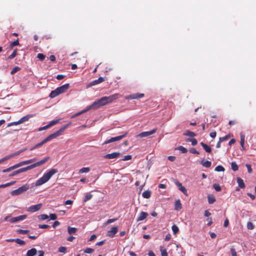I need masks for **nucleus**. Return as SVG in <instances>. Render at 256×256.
<instances>
[{"mask_svg": "<svg viewBox=\"0 0 256 256\" xmlns=\"http://www.w3.org/2000/svg\"><path fill=\"white\" fill-rule=\"evenodd\" d=\"M120 94H114L108 96H103L98 100L95 101L91 105L88 106L86 110L75 114L72 118H74L79 116L80 114L86 112L91 109L97 110L102 106L112 102L114 100L120 98Z\"/></svg>", "mask_w": 256, "mask_h": 256, "instance_id": "f257e3e1", "label": "nucleus"}, {"mask_svg": "<svg viewBox=\"0 0 256 256\" xmlns=\"http://www.w3.org/2000/svg\"><path fill=\"white\" fill-rule=\"evenodd\" d=\"M70 124V123L68 124L62 126L59 130H57L55 132L49 135L48 137L44 138L42 142L36 144L34 147L30 148V150H34L42 146L48 142L56 138V137L60 136L64 130L68 128Z\"/></svg>", "mask_w": 256, "mask_h": 256, "instance_id": "f03ea898", "label": "nucleus"}, {"mask_svg": "<svg viewBox=\"0 0 256 256\" xmlns=\"http://www.w3.org/2000/svg\"><path fill=\"white\" fill-rule=\"evenodd\" d=\"M57 172V170L54 168L51 169L50 170L45 173L42 178L36 181L35 186H40L46 182L53 175Z\"/></svg>", "mask_w": 256, "mask_h": 256, "instance_id": "7ed1b4c3", "label": "nucleus"}, {"mask_svg": "<svg viewBox=\"0 0 256 256\" xmlns=\"http://www.w3.org/2000/svg\"><path fill=\"white\" fill-rule=\"evenodd\" d=\"M49 158H50L49 156L46 157L42 159V160H41L39 162H35L30 166H28L26 167L20 168L18 170V172H19V174H20L21 172H26L28 170L32 169L34 168H35L36 167L39 166L41 165H42L44 163H46L49 160Z\"/></svg>", "mask_w": 256, "mask_h": 256, "instance_id": "20e7f679", "label": "nucleus"}, {"mask_svg": "<svg viewBox=\"0 0 256 256\" xmlns=\"http://www.w3.org/2000/svg\"><path fill=\"white\" fill-rule=\"evenodd\" d=\"M30 188V186L28 184H26L18 188L12 190L10 192V194L12 196H18L20 194L24 193L26 192Z\"/></svg>", "mask_w": 256, "mask_h": 256, "instance_id": "39448f33", "label": "nucleus"}, {"mask_svg": "<svg viewBox=\"0 0 256 256\" xmlns=\"http://www.w3.org/2000/svg\"><path fill=\"white\" fill-rule=\"evenodd\" d=\"M127 134H128V132H126L124 134H123L122 135H120V136H118L116 137H114V138H112L110 139L104 141L103 143V144H109L110 142H114L116 141L120 140H122V138H124L127 135Z\"/></svg>", "mask_w": 256, "mask_h": 256, "instance_id": "423d86ee", "label": "nucleus"}, {"mask_svg": "<svg viewBox=\"0 0 256 256\" xmlns=\"http://www.w3.org/2000/svg\"><path fill=\"white\" fill-rule=\"evenodd\" d=\"M120 155V152H114L111 154H106L104 156V158L108 160L117 158Z\"/></svg>", "mask_w": 256, "mask_h": 256, "instance_id": "0eeeda50", "label": "nucleus"}, {"mask_svg": "<svg viewBox=\"0 0 256 256\" xmlns=\"http://www.w3.org/2000/svg\"><path fill=\"white\" fill-rule=\"evenodd\" d=\"M104 80H105L104 78L100 77L98 79L93 80L92 82L88 84H87L86 88H90L93 86L99 84L104 82Z\"/></svg>", "mask_w": 256, "mask_h": 256, "instance_id": "6e6552de", "label": "nucleus"}, {"mask_svg": "<svg viewBox=\"0 0 256 256\" xmlns=\"http://www.w3.org/2000/svg\"><path fill=\"white\" fill-rule=\"evenodd\" d=\"M156 130H157V128H154L153 130H152L150 131H148V132H144L140 133L138 136L140 138L146 137L151 134H154L156 132Z\"/></svg>", "mask_w": 256, "mask_h": 256, "instance_id": "1a4fd4ad", "label": "nucleus"}, {"mask_svg": "<svg viewBox=\"0 0 256 256\" xmlns=\"http://www.w3.org/2000/svg\"><path fill=\"white\" fill-rule=\"evenodd\" d=\"M42 206V204H38L36 205L30 206L28 208V211L31 212H34L40 210Z\"/></svg>", "mask_w": 256, "mask_h": 256, "instance_id": "9d476101", "label": "nucleus"}, {"mask_svg": "<svg viewBox=\"0 0 256 256\" xmlns=\"http://www.w3.org/2000/svg\"><path fill=\"white\" fill-rule=\"evenodd\" d=\"M68 88L69 84H64L63 86L57 88L56 89L57 90V91H58V93L60 94L66 92V90H68Z\"/></svg>", "mask_w": 256, "mask_h": 256, "instance_id": "9b49d317", "label": "nucleus"}, {"mask_svg": "<svg viewBox=\"0 0 256 256\" xmlns=\"http://www.w3.org/2000/svg\"><path fill=\"white\" fill-rule=\"evenodd\" d=\"M118 232V228L117 226L112 227L108 232L107 236L110 238H113Z\"/></svg>", "mask_w": 256, "mask_h": 256, "instance_id": "f8f14e48", "label": "nucleus"}, {"mask_svg": "<svg viewBox=\"0 0 256 256\" xmlns=\"http://www.w3.org/2000/svg\"><path fill=\"white\" fill-rule=\"evenodd\" d=\"M175 184L178 187V190L181 191L185 196H188L187 190L184 186L181 183L178 181L175 182Z\"/></svg>", "mask_w": 256, "mask_h": 256, "instance_id": "ddd939ff", "label": "nucleus"}, {"mask_svg": "<svg viewBox=\"0 0 256 256\" xmlns=\"http://www.w3.org/2000/svg\"><path fill=\"white\" fill-rule=\"evenodd\" d=\"M144 94H133L127 96L126 98L129 100H134V99H139L142 98L144 96Z\"/></svg>", "mask_w": 256, "mask_h": 256, "instance_id": "4468645a", "label": "nucleus"}, {"mask_svg": "<svg viewBox=\"0 0 256 256\" xmlns=\"http://www.w3.org/2000/svg\"><path fill=\"white\" fill-rule=\"evenodd\" d=\"M148 216V214L146 212H142L140 216L137 218V222H140L144 220Z\"/></svg>", "mask_w": 256, "mask_h": 256, "instance_id": "2eb2a0df", "label": "nucleus"}, {"mask_svg": "<svg viewBox=\"0 0 256 256\" xmlns=\"http://www.w3.org/2000/svg\"><path fill=\"white\" fill-rule=\"evenodd\" d=\"M236 182L238 184V186L241 188H244L246 186L244 180L240 177L236 178Z\"/></svg>", "mask_w": 256, "mask_h": 256, "instance_id": "dca6fc26", "label": "nucleus"}, {"mask_svg": "<svg viewBox=\"0 0 256 256\" xmlns=\"http://www.w3.org/2000/svg\"><path fill=\"white\" fill-rule=\"evenodd\" d=\"M37 253V250L35 248H32L28 250L26 254V256H34Z\"/></svg>", "mask_w": 256, "mask_h": 256, "instance_id": "f3484780", "label": "nucleus"}, {"mask_svg": "<svg viewBox=\"0 0 256 256\" xmlns=\"http://www.w3.org/2000/svg\"><path fill=\"white\" fill-rule=\"evenodd\" d=\"M182 208V204L180 202V200H178L175 202V206L174 209L176 210H181Z\"/></svg>", "mask_w": 256, "mask_h": 256, "instance_id": "a211bd4d", "label": "nucleus"}, {"mask_svg": "<svg viewBox=\"0 0 256 256\" xmlns=\"http://www.w3.org/2000/svg\"><path fill=\"white\" fill-rule=\"evenodd\" d=\"M200 145L202 146L205 151L207 152L210 153L212 151L211 148L206 144L203 142H200Z\"/></svg>", "mask_w": 256, "mask_h": 256, "instance_id": "6ab92c4d", "label": "nucleus"}, {"mask_svg": "<svg viewBox=\"0 0 256 256\" xmlns=\"http://www.w3.org/2000/svg\"><path fill=\"white\" fill-rule=\"evenodd\" d=\"M200 164H202L203 166L206 168H208L210 167V166L212 165L211 162L208 161V160H206L205 162H204L203 160H201L200 162Z\"/></svg>", "mask_w": 256, "mask_h": 256, "instance_id": "aec40b11", "label": "nucleus"}, {"mask_svg": "<svg viewBox=\"0 0 256 256\" xmlns=\"http://www.w3.org/2000/svg\"><path fill=\"white\" fill-rule=\"evenodd\" d=\"M32 115L28 114L22 118L20 120H19V121L20 122V124H22L25 122L28 121L30 118H32Z\"/></svg>", "mask_w": 256, "mask_h": 256, "instance_id": "412c9836", "label": "nucleus"}, {"mask_svg": "<svg viewBox=\"0 0 256 256\" xmlns=\"http://www.w3.org/2000/svg\"><path fill=\"white\" fill-rule=\"evenodd\" d=\"M58 95H60V94L58 93V91H57V90L56 89L51 92L49 95V97H50V98H54L58 96Z\"/></svg>", "mask_w": 256, "mask_h": 256, "instance_id": "4be33fe9", "label": "nucleus"}, {"mask_svg": "<svg viewBox=\"0 0 256 256\" xmlns=\"http://www.w3.org/2000/svg\"><path fill=\"white\" fill-rule=\"evenodd\" d=\"M142 196L146 198H148L151 196V192L150 190H145L142 194Z\"/></svg>", "mask_w": 256, "mask_h": 256, "instance_id": "5701e85b", "label": "nucleus"}, {"mask_svg": "<svg viewBox=\"0 0 256 256\" xmlns=\"http://www.w3.org/2000/svg\"><path fill=\"white\" fill-rule=\"evenodd\" d=\"M184 135L188 136H190V137H194L196 136V134L188 130H186L184 133Z\"/></svg>", "mask_w": 256, "mask_h": 256, "instance_id": "b1692460", "label": "nucleus"}, {"mask_svg": "<svg viewBox=\"0 0 256 256\" xmlns=\"http://www.w3.org/2000/svg\"><path fill=\"white\" fill-rule=\"evenodd\" d=\"M68 232L70 234H74L77 232V228H76L68 226Z\"/></svg>", "mask_w": 256, "mask_h": 256, "instance_id": "393cba45", "label": "nucleus"}, {"mask_svg": "<svg viewBox=\"0 0 256 256\" xmlns=\"http://www.w3.org/2000/svg\"><path fill=\"white\" fill-rule=\"evenodd\" d=\"M16 183V181L11 182H10L6 183L5 184H2L0 185V188H4L10 186H12Z\"/></svg>", "mask_w": 256, "mask_h": 256, "instance_id": "a878e982", "label": "nucleus"}, {"mask_svg": "<svg viewBox=\"0 0 256 256\" xmlns=\"http://www.w3.org/2000/svg\"><path fill=\"white\" fill-rule=\"evenodd\" d=\"M186 142H190L192 146H196L198 144V141L196 138H188L186 140Z\"/></svg>", "mask_w": 256, "mask_h": 256, "instance_id": "bb28decb", "label": "nucleus"}, {"mask_svg": "<svg viewBox=\"0 0 256 256\" xmlns=\"http://www.w3.org/2000/svg\"><path fill=\"white\" fill-rule=\"evenodd\" d=\"M90 171V168L89 167L82 168L79 170V173L82 174L84 172H88Z\"/></svg>", "mask_w": 256, "mask_h": 256, "instance_id": "cd10ccee", "label": "nucleus"}, {"mask_svg": "<svg viewBox=\"0 0 256 256\" xmlns=\"http://www.w3.org/2000/svg\"><path fill=\"white\" fill-rule=\"evenodd\" d=\"M231 168H232V169L234 172L238 170V166L235 162H232Z\"/></svg>", "mask_w": 256, "mask_h": 256, "instance_id": "c85d7f7f", "label": "nucleus"}, {"mask_svg": "<svg viewBox=\"0 0 256 256\" xmlns=\"http://www.w3.org/2000/svg\"><path fill=\"white\" fill-rule=\"evenodd\" d=\"M172 230L174 234H176L179 231V228L177 226L174 224L172 227Z\"/></svg>", "mask_w": 256, "mask_h": 256, "instance_id": "c756f323", "label": "nucleus"}, {"mask_svg": "<svg viewBox=\"0 0 256 256\" xmlns=\"http://www.w3.org/2000/svg\"><path fill=\"white\" fill-rule=\"evenodd\" d=\"M176 149L180 150L183 154H185L188 152L187 149L182 146H179Z\"/></svg>", "mask_w": 256, "mask_h": 256, "instance_id": "7c9ffc66", "label": "nucleus"}, {"mask_svg": "<svg viewBox=\"0 0 256 256\" xmlns=\"http://www.w3.org/2000/svg\"><path fill=\"white\" fill-rule=\"evenodd\" d=\"M36 158H32V159H30V160H24V165H26V164H31L35 161L36 160Z\"/></svg>", "mask_w": 256, "mask_h": 256, "instance_id": "2f4dec72", "label": "nucleus"}, {"mask_svg": "<svg viewBox=\"0 0 256 256\" xmlns=\"http://www.w3.org/2000/svg\"><path fill=\"white\" fill-rule=\"evenodd\" d=\"M244 140H245V136L244 134L241 133L240 134V146H242L244 144Z\"/></svg>", "mask_w": 256, "mask_h": 256, "instance_id": "473e14b6", "label": "nucleus"}, {"mask_svg": "<svg viewBox=\"0 0 256 256\" xmlns=\"http://www.w3.org/2000/svg\"><path fill=\"white\" fill-rule=\"evenodd\" d=\"M14 242L16 244H18L20 246H22V245H24L26 244V242L24 241L20 238H16V240H14Z\"/></svg>", "mask_w": 256, "mask_h": 256, "instance_id": "72a5a7b5", "label": "nucleus"}, {"mask_svg": "<svg viewBox=\"0 0 256 256\" xmlns=\"http://www.w3.org/2000/svg\"><path fill=\"white\" fill-rule=\"evenodd\" d=\"M208 199L210 204H212L216 201V199L213 196H208Z\"/></svg>", "mask_w": 256, "mask_h": 256, "instance_id": "f704fd0d", "label": "nucleus"}, {"mask_svg": "<svg viewBox=\"0 0 256 256\" xmlns=\"http://www.w3.org/2000/svg\"><path fill=\"white\" fill-rule=\"evenodd\" d=\"M20 70V68L18 66H15L14 68L12 70H11L10 72V74H14L16 72H17L19 71Z\"/></svg>", "mask_w": 256, "mask_h": 256, "instance_id": "c9c22d12", "label": "nucleus"}, {"mask_svg": "<svg viewBox=\"0 0 256 256\" xmlns=\"http://www.w3.org/2000/svg\"><path fill=\"white\" fill-rule=\"evenodd\" d=\"M246 227L248 230H252L254 228V226L252 222H248L247 223Z\"/></svg>", "mask_w": 256, "mask_h": 256, "instance_id": "e433bc0d", "label": "nucleus"}, {"mask_svg": "<svg viewBox=\"0 0 256 256\" xmlns=\"http://www.w3.org/2000/svg\"><path fill=\"white\" fill-rule=\"evenodd\" d=\"M230 138V134H227L224 136L220 138L219 140H220V142H224L225 140H228Z\"/></svg>", "mask_w": 256, "mask_h": 256, "instance_id": "4c0bfd02", "label": "nucleus"}, {"mask_svg": "<svg viewBox=\"0 0 256 256\" xmlns=\"http://www.w3.org/2000/svg\"><path fill=\"white\" fill-rule=\"evenodd\" d=\"M94 252V250L90 248H87L84 250V252L86 254H92Z\"/></svg>", "mask_w": 256, "mask_h": 256, "instance_id": "58836bf2", "label": "nucleus"}, {"mask_svg": "<svg viewBox=\"0 0 256 256\" xmlns=\"http://www.w3.org/2000/svg\"><path fill=\"white\" fill-rule=\"evenodd\" d=\"M16 54H17V50L16 49L15 50H14V51L12 52V53L8 56V58H9V59L14 58L16 56Z\"/></svg>", "mask_w": 256, "mask_h": 256, "instance_id": "ea45409f", "label": "nucleus"}, {"mask_svg": "<svg viewBox=\"0 0 256 256\" xmlns=\"http://www.w3.org/2000/svg\"><path fill=\"white\" fill-rule=\"evenodd\" d=\"M215 170L216 172H224V168L222 166H218L215 168Z\"/></svg>", "mask_w": 256, "mask_h": 256, "instance_id": "a19ab883", "label": "nucleus"}, {"mask_svg": "<svg viewBox=\"0 0 256 256\" xmlns=\"http://www.w3.org/2000/svg\"><path fill=\"white\" fill-rule=\"evenodd\" d=\"M17 232L20 234H28L30 230H23L21 229L18 230H16Z\"/></svg>", "mask_w": 256, "mask_h": 256, "instance_id": "79ce46f5", "label": "nucleus"}, {"mask_svg": "<svg viewBox=\"0 0 256 256\" xmlns=\"http://www.w3.org/2000/svg\"><path fill=\"white\" fill-rule=\"evenodd\" d=\"M230 252L232 256H237L236 250L234 246H231Z\"/></svg>", "mask_w": 256, "mask_h": 256, "instance_id": "37998d69", "label": "nucleus"}, {"mask_svg": "<svg viewBox=\"0 0 256 256\" xmlns=\"http://www.w3.org/2000/svg\"><path fill=\"white\" fill-rule=\"evenodd\" d=\"M213 188H214V190L216 191V192H220L222 188H221V187L218 184H214L213 185Z\"/></svg>", "mask_w": 256, "mask_h": 256, "instance_id": "c03bdc74", "label": "nucleus"}, {"mask_svg": "<svg viewBox=\"0 0 256 256\" xmlns=\"http://www.w3.org/2000/svg\"><path fill=\"white\" fill-rule=\"evenodd\" d=\"M37 58L40 60H43L46 58L45 55L39 53L37 55Z\"/></svg>", "mask_w": 256, "mask_h": 256, "instance_id": "a18cd8bd", "label": "nucleus"}, {"mask_svg": "<svg viewBox=\"0 0 256 256\" xmlns=\"http://www.w3.org/2000/svg\"><path fill=\"white\" fill-rule=\"evenodd\" d=\"M16 217L18 218V221L26 219L27 218V216L26 214H24V215L19 216Z\"/></svg>", "mask_w": 256, "mask_h": 256, "instance_id": "49530a36", "label": "nucleus"}, {"mask_svg": "<svg viewBox=\"0 0 256 256\" xmlns=\"http://www.w3.org/2000/svg\"><path fill=\"white\" fill-rule=\"evenodd\" d=\"M19 124H20V122L18 120L17 122H10V123L8 124V127H10V126H12L18 125Z\"/></svg>", "mask_w": 256, "mask_h": 256, "instance_id": "de8ad7c7", "label": "nucleus"}, {"mask_svg": "<svg viewBox=\"0 0 256 256\" xmlns=\"http://www.w3.org/2000/svg\"><path fill=\"white\" fill-rule=\"evenodd\" d=\"M161 256H168L166 249L160 248Z\"/></svg>", "mask_w": 256, "mask_h": 256, "instance_id": "09e8293b", "label": "nucleus"}, {"mask_svg": "<svg viewBox=\"0 0 256 256\" xmlns=\"http://www.w3.org/2000/svg\"><path fill=\"white\" fill-rule=\"evenodd\" d=\"M19 45V41H18V39L16 40L13 42H12L10 44V47L11 48H13L15 46H18Z\"/></svg>", "mask_w": 256, "mask_h": 256, "instance_id": "8fccbe9b", "label": "nucleus"}, {"mask_svg": "<svg viewBox=\"0 0 256 256\" xmlns=\"http://www.w3.org/2000/svg\"><path fill=\"white\" fill-rule=\"evenodd\" d=\"M66 248L64 246H60L58 248V252L62 253H66Z\"/></svg>", "mask_w": 256, "mask_h": 256, "instance_id": "3c124183", "label": "nucleus"}, {"mask_svg": "<svg viewBox=\"0 0 256 256\" xmlns=\"http://www.w3.org/2000/svg\"><path fill=\"white\" fill-rule=\"evenodd\" d=\"M132 158V156L131 155H127V156H125L122 160H124V161H126V160H131Z\"/></svg>", "mask_w": 256, "mask_h": 256, "instance_id": "603ef678", "label": "nucleus"}, {"mask_svg": "<svg viewBox=\"0 0 256 256\" xmlns=\"http://www.w3.org/2000/svg\"><path fill=\"white\" fill-rule=\"evenodd\" d=\"M59 122V120H53L50 122L49 124L50 125V127L56 124Z\"/></svg>", "mask_w": 256, "mask_h": 256, "instance_id": "864d4df0", "label": "nucleus"}, {"mask_svg": "<svg viewBox=\"0 0 256 256\" xmlns=\"http://www.w3.org/2000/svg\"><path fill=\"white\" fill-rule=\"evenodd\" d=\"M39 218L42 220H44L47 219L48 218V216L46 214H42L39 216Z\"/></svg>", "mask_w": 256, "mask_h": 256, "instance_id": "5fc2aeb1", "label": "nucleus"}, {"mask_svg": "<svg viewBox=\"0 0 256 256\" xmlns=\"http://www.w3.org/2000/svg\"><path fill=\"white\" fill-rule=\"evenodd\" d=\"M50 125L48 124L47 125H46V126H44V127H41L40 128H39L38 129V130L39 131H42V130H46L48 128H50Z\"/></svg>", "mask_w": 256, "mask_h": 256, "instance_id": "6e6d98bb", "label": "nucleus"}, {"mask_svg": "<svg viewBox=\"0 0 256 256\" xmlns=\"http://www.w3.org/2000/svg\"><path fill=\"white\" fill-rule=\"evenodd\" d=\"M92 197V194H86L85 197H84V202H86L87 201H88V200H90Z\"/></svg>", "mask_w": 256, "mask_h": 256, "instance_id": "4d7b16f0", "label": "nucleus"}, {"mask_svg": "<svg viewBox=\"0 0 256 256\" xmlns=\"http://www.w3.org/2000/svg\"><path fill=\"white\" fill-rule=\"evenodd\" d=\"M190 153L193 154H199V152L198 150H196L194 148H191L190 150Z\"/></svg>", "mask_w": 256, "mask_h": 256, "instance_id": "13d9d810", "label": "nucleus"}, {"mask_svg": "<svg viewBox=\"0 0 256 256\" xmlns=\"http://www.w3.org/2000/svg\"><path fill=\"white\" fill-rule=\"evenodd\" d=\"M50 227L49 225L48 224H39L38 228H48Z\"/></svg>", "mask_w": 256, "mask_h": 256, "instance_id": "bf43d9fd", "label": "nucleus"}, {"mask_svg": "<svg viewBox=\"0 0 256 256\" xmlns=\"http://www.w3.org/2000/svg\"><path fill=\"white\" fill-rule=\"evenodd\" d=\"M246 166L248 169V172L249 174H251L252 172V169L251 168V166L250 164H246Z\"/></svg>", "mask_w": 256, "mask_h": 256, "instance_id": "052dcab7", "label": "nucleus"}, {"mask_svg": "<svg viewBox=\"0 0 256 256\" xmlns=\"http://www.w3.org/2000/svg\"><path fill=\"white\" fill-rule=\"evenodd\" d=\"M50 217L52 220H56L57 218V216L54 214H50Z\"/></svg>", "mask_w": 256, "mask_h": 256, "instance_id": "680f3d73", "label": "nucleus"}, {"mask_svg": "<svg viewBox=\"0 0 256 256\" xmlns=\"http://www.w3.org/2000/svg\"><path fill=\"white\" fill-rule=\"evenodd\" d=\"M12 157H14L12 156V154L8 155V156H6L5 157H4V158H2V160L4 162L5 160H6L10 159V158H11Z\"/></svg>", "mask_w": 256, "mask_h": 256, "instance_id": "e2e57ef3", "label": "nucleus"}, {"mask_svg": "<svg viewBox=\"0 0 256 256\" xmlns=\"http://www.w3.org/2000/svg\"><path fill=\"white\" fill-rule=\"evenodd\" d=\"M12 157H14L12 156V154L8 155V156H6L5 157H4V158H2V160L4 162L5 160H6L10 159V158H11Z\"/></svg>", "mask_w": 256, "mask_h": 256, "instance_id": "0e129e2a", "label": "nucleus"}, {"mask_svg": "<svg viewBox=\"0 0 256 256\" xmlns=\"http://www.w3.org/2000/svg\"><path fill=\"white\" fill-rule=\"evenodd\" d=\"M10 222L11 223H14L18 222L17 217L12 218L10 220Z\"/></svg>", "mask_w": 256, "mask_h": 256, "instance_id": "69168bd1", "label": "nucleus"}, {"mask_svg": "<svg viewBox=\"0 0 256 256\" xmlns=\"http://www.w3.org/2000/svg\"><path fill=\"white\" fill-rule=\"evenodd\" d=\"M22 152V150H20L12 154L13 156L14 157V156H16L19 155Z\"/></svg>", "mask_w": 256, "mask_h": 256, "instance_id": "338daca9", "label": "nucleus"}, {"mask_svg": "<svg viewBox=\"0 0 256 256\" xmlns=\"http://www.w3.org/2000/svg\"><path fill=\"white\" fill-rule=\"evenodd\" d=\"M64 77H65V76H64V75H62V74H58V75H57V76H56V79H58V80H61L63 79Z\"/></svg>", "mask_w": 256, "mask_h": 256, "instance_id": "774afa93", "label": "nucleus"}]
</instances>
